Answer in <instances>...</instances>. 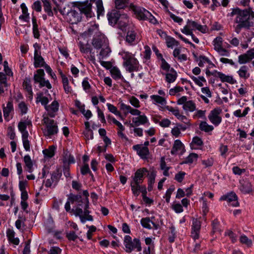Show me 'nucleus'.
Instances as JSON below:
<instances>
[{
    "mask_svg": "<svg viewBox=\"0 0 254 254\" xmlns=\"http://www.w3.org/2000/svg\"><path fill=\"white\" fill-rule=\"evenodd\" d=\"M236 15L235 22L238 23L236 27V32L239 33L242 28L249 29L253 25V22H250V18H254V11L252 7L241 9L238 7L232 9L231 13H229L230 16Z\"/></svg>",
    "mask_w": 254,
    "mask_h": 254,
    "instance_id": "1",
    "label": "nucleus"
},
{
    "mask_svg": "<svg viewBox=\"0 0 254 254\" xmlns=\"http://www.w3.org/2000/svg\"><path fill=\"white\" fill-rule=\"evenodd\" d=\"M78 11L70 9V12L68 14L66 19L71 24H76L81 20V14H84L87 17H91L94 13L91 10V4L88 1L80 3L76 7Z\"/></svg>",
    "mask_w": 254,
    "mask_h": 254,
    "instance_id": "2",
    "label": "nucleus"
},
{
    "mask_svg": "<svg viewBox=\"0 0 254 254\" xmlns=\"http://www.w3.org/2000/svg\"><path fill=\"white\" fill-rule=\"evenodd\" d=\"M79 200H81L79 196H75V194L70 193L68 197L67 201L65 204L64 208L67 212L70 210V204H74L72 211L76 216H79L81 222L84 223L87 220V216L84 214V210L81 207Z\"/></svg>",
    "mask_w": 254,
    "mask_h": 254,
    "instance_id": "3",
    "label": "nucleus"
},
{
    "mask_svg": "<svg viewBox=\"0 0 254 254\" xmlns=\"http://www.w3.org/2000/svg\"><path fill=\"white\" fill-rule=\"evenodd\" d=\"M121 55L124 60L123 65L127 71L131 72L138 70L139 63L131 53L123 52Z\"/></svg>",
    "mask_w": 254,
    "mask_h": 254,
    "instance_id": "4",
    "label": "nucleus"
},
{
    "mask_svg": "<svg viewBox=\"0 0 254 254\" xmlns=\"http://www.w3.org/2000/svg\"><path fill=\"white\" fill-rule=\"evenodd\" d=\"M42 122L46 127L43 131L45 136L51 137L58 133V127L57 123L55 120L50 119L47 116H43Z\"/></svg>",
    "mask_w": 254,
    "mask_h": 254,
    "instance_id": "5",
    "label": "nucleus"
},
{
    "mask_svg": "<svg viewBox=\"0 0 254 254\" xmlns=\"http://www.w3.org/2000/svg\"><path fill=\"white\" fill-rule=\"evenodd\" d=\"M195 30H197L203 33H205L207 32L208 28L206 25H201L196 21L188 19L187 24L183 29H181V32L184 34H191L192 31Z\"/></svg>",
    "mask_w": 254,
    "mask_h": 254,
    "instance_id": "6",
    "label": "nucleus"
},
{
    "mask_svg": "<svg viewBox=\"0 0 254 254\" xmlns=\"http://www.w3.org/2000/svg\"><path fill=\"white\" fill-rule=\"evenodd\" d=\"M124 244L126 248L125 251L127 253H130L134 249H136L137 252H140L142 250L139 239L134 238L132 240L131 237L128 235L125 236Z\"/></svg>",
    "mask_w": 254,
    "mask_h": 254,
    "instance_id": "7",
    "label": "nucleus"
},
{
    "mask_svg": "<svg viewBox=\"0 0 254 254\" xmlns=\"http://www.w3.org/2000/svg\"><path fill=\"white\" fill-rule=\"evenodd\" d=\"M83 195L84 197H82L79 194L75 195V196H79L80 197L81 200H80L81 201H80L79 203H80L82 206L81 207L84 210V214L87 216L88 221H92L93 220V217L89 215L90 211L88 210L89 202L88 200L89 193L88 191L87 190H83Z\"/></svg>",
    "mask_w": 254,
    "mask_h": 254,
    "instance_id": "8",
    "label": "nucleus"
},
{
    "mask_svg": "<svg viewBox=\"0 0 254 254\" xmlns=\"http://www.w3.org/2000/svg\"><path fill=\"white\" fill-rule=\"evenodd\" d=\"M129 8L133 12L136 18L139 20L145 21V18H147L149 11L138 5L130 3Z\"/></svg>",
    "mask_w": 254,
    "mask_h": 254,
    "instance_id": "9",
    "label": "nucleus"
},
{
    "mask_svg": "<svg viewBox=\"0 0 254 254\" xmlns=\"http://www.w3.org/2000/svg\"><path fill=\"white\" fill-rule=\"evenodd\" d=\"M222 112L220 108H215L210 111L208 116L210 122L215 126H218L222 122V118L220 116Z\"/></svg>",
    "mask_w": 254,
    "mask_h": 254,
    "instance_id": "10",
    "label": "nucleus"
},
{
    "mask_svg": "<svg viewBox=\"0 0 254 254\" xmlns=\"http://www.w3.org/2000/svg\"><path fill=\"white\" fill-rule=\"evenodd\" d=\"M148 172L146 168H141L137 170L134 175L131 177L132 180L130 182V187L141 184L144 179L145 174Z\"/></svg>",
    "mask_w": 254,
    "mask_h": 254,
    "instance_id": "11",
    "label": "nucleus"
},
{
    "mask_svg": "<svg viewBox=\"0 0 254 254\" xmlns=\"http://www.w3.org/2000/svg\"><path fill=\"white\" fill-rule=\"evenodd\" d=\"M139 39L135 31V28L133 25L128 28L126 37V41L130 45H134L138 43Z\"/></svg>",
    "mask_w": 254,
    "mask_h": 254,
    "instance_id": "12",
    "label": "nucleus"
},
{
    "mask_svg": "<svg viewBox=\"0 0 254 254\" xmlns=\"http://www.w3.org/2000/svg\"><path fill=\"white\" fill-rule=\"evenodd\" d=\"M62 176V173L57 169L51 174V178L48 179L45 182V186L47 188L55 187Z\"/></svg>",
    "mask_w": 254,
    "mask_h": 254,
    "instance_id": "13",
    "label": "nucleus"
},
{
    "mask_svg": "<svg viewBox=\"0 0 254 254\" xmlns=\"http://www.w3.org/2000/svg\"><path fill=\"white\" fill-rule=\"evenodd\" d=\"M220 200L226 201L233 207H237L239 206V203L238 200V196L236 193L234 191H231L225 195H222L220 197Z\"/></svg>",
    "mask_w": 254,
    "mask_h": 254,
    "instance_id": "14",
    "label": "nucleus"
},
{
    "mask_svg": "<svg viewBox=\"0 0 254 254\" xmlns=\"http://www.w3.org/2000/svg\"><path fill=\"white\" fill-rule=\"evenodd\" d=\"M129 17L125 13L122 14L117 23L118 28L122 31H126L129 27H131L129 24Z\"/></svg>",
    "mask_w": 254,
    "mask_h": 254,
    "instance_id": "15",
    "label": "nucleus"
},
{
    "mask_svg": "<svg viewBox=\"0 0 254 254\" xmlns=\"http://www.w3.org/2000/svg\"><path fill=\"white\" fill-rule=\"evenodd\" d=\"M92 45L96 49H100L109 44L108 40L105 35L100 34L92 40Z\"/></svg>",
    "mask_w": 254,
    "mask_h": 254,
    "instance_id": "16",
    "label": "nucleus"
},
{
    "mask_svg": "<svg viewBox=\"0 0 254 254\" xmlns=\"http://www.w3.org/2000/svg\"><path fill=\"white\" fill-rule=\"evenodd\" d=\"M200 228V221L197 219L193 218L192 219L191 232V237L193 240H196L199 238Z\"/></svg>",
    "mask_w": 254,
    "mask_h": 254,
    "instance_id": "17",
    "label": "nucleus"
},
{
    "mask_svg": "<svg viewBox=\"0 0 254 254\" xmlns=\"http://www.w3.org/2000/svg\"><path fill=\"white\" fill-rule=\"evenodd\" d=\"M122 14L117 9H112L108 12L107 16L109 23L112 26L115 25L121 16Z\"/></svg>",
    "mask_w": 254,
    "mask_h": 254,
    "instance_id": "18",
    "label": "nucleus"
},
{
    "mask_svg": "<svg viewBox=\"0 0 254 254\" xmlns=\"http://www.w3.org/2000/svg\"><path fill=\"white\" fill-rule=\"evenodd\" d=\"M154 217L143 218L140 220L142 226L148 229L154 228L157 230L159 228V225L152 221Z\"/></svg>",
    "mask_w": 254,
    "mask_h": 254,
    "instance_id": "19",
    "label": "nucleus"
},
{
    "mask_svg": "<svg viewBox=\"0 0 254 254\" xmlns=\"http://www.w3.org/2000/svg\"><path fill=\"white\" fill-rule=\"evenodd\" d=\"M132 148L136 151L137 155L141 159H146L148 158L149 151L147 147L143 146L141 144H136L133 145Z\"/></svg>",
    "mask_w": 254,
    "mask_h": 254,
    "instance_id": "20",
    "label": "nucleus"
},
{
    "mask_svg": "<svg viewBox=\"0 0 254 254\" xmlns=\"http://www.w3.org/2000/svg\"><path fill=\"white\" fill-rule=\"evenodd\" d=\"M101 49V50L99 55V59L100 60V63L101 64L102 66L106 67L107 64H109V63L107 62L103 61H102V60L108 56L109 54H110L111 51L108 45H106L105 47H102Z\"/></svg>",
    "mask_w": 254,
    "mask_h": 254,
    "instance_id": "21",
    "label": "nucleus"
},
{
    "mask_svg": "<svg viewBox=\"0 0 254 254\" xmlns=\"http://www.w3.org/2000/svg\"><path fill=\"white\" fill-rule=\"evenodd\" d=\"M185 151V146L182 142L179 139L174 141L173 147L171 151L172 155H176L179 152L181 154H183Z\"/></svg>",
    "mask_w": 254,
    "mask_h": 254,
    "instance_id": "22",
    "label": "nucleus"
},
{
    "mask_svg": "<svg viewBox=\"0 0 254 254\" xmlns=\"http://www.w3.org/2000/svg\"><path fill=\"white\" fill-rule=\"evenodd\" d=\"M59 104L58 101H54L50 105L46 107V110L48 112V115L51 118H54L56 113L59 110Z\"/></svg>",
    "mask_w": 254,
    "mask_h": 254,
    "instance_id": "23",
    "label": "nucleus"
},
{
    "mask_svg": "<svg viewBox=\"0 0 254 254\" xmlns=\"http://www.w3.org/2000/svg\"><path fill=\"white\" fill-rule=\"evenodd\" d=\"M132 121V123L129 124L130 127L134 126H139L140 125H144L148 122V120L145 115H143L133 118Z\"/></svg>",
    "mask_w": 254,
    "mask_h": 254,
    "instance_id": "24",
    "label": "nucleus"
},
{
    "mask_svg": "<svg viewBox=\"0 0 254 254\" xmlns=\"http://www.w3.org/2000/svg\"><path fill=\"white\" fill-rule=\"evenodd\" d=\"M34 65L35 68L42 67L46 64L44 61V59L41 56L40 53L38 52V50L35 49L34 54Z\"/></svg>",
    "mask_w": 254,
    "mask_h": 254,
    "instance_id": "25",
    "label": "nucleus"
},
{
    "mask_svg": "<svg viewBox=\"0 0 254 254\" xmlns=\"http://www.w3.org/2000/svg\"><path fill=\"white\" fill-rule=\"evenodd\" d=\"M253 51H248L246 53L240 55L238 57V63L241 64H245L249 63L254 58Z\"/></svg>",
    "mask_w": 254,
    "mask_h": 254,
    "instance_id": "26",
    "label": "nucleus"
},
{
    "mask_svg": "<svg viewBox=\"0 0 254 254\" xmlns=\"http://www.w3.org/2000/svg\"><path fill=\"white\" fill-rule=\"evenodd\" d=\"M24 89L27 92L30 99H33V92L31 84V79L29 77H26L23 83Z\"/></svg>",
    "mask_w": 254,
    "mask_h": 254,
    "instance_id": "27",
    "label": "nucleus"
},
{
    "mask_svg": "<svg viewBox=\"0 0 254 254\" xmlns=\"http://www.w3.org/2000/svg\"><path fill=\"white\" fill-rule=\"evenodd\" d=\"M25 164V169L29 173H32L33 171V163L30 156L29 155H25L23 158Z\"/></svg>",
    "mask_w": 254,
    "mask_h": 254,
    "instance_id": "28",
    "label": "nucleus"
},
{
    "mask_svg": "<svg viewBox=\"0 0 254 254\" xmlns=\"http://www.w3.org/2000/svg\"><path fill=\"white\" fill-rule=\"evenodd\" d=\"M20 8L22 10V14L19 16V19L25 22H28L30 19L29 13L28 12V8L25 3H22L20 5Z\"/></svg>",
    "mask_w": 254,
    "mask_h": 254,
    "instance_id": "29",
    "label": "nucleus"
},
{
    "mask_svg": "<svg viewBox=\"0 0 254 254\" xmlns=\"http://www.w3.org/2000/svg\"><path fill=\"white\" fill-rule=\"evenodd\" d=\"M237 73L239 77L244 79H247L250 76V73L249 72V67L247 65L241 66Z\"/></svg>",
    "mask_w": 254,
    "mask_h": 254,
    "instance_id": "30",
    "label": "nucleus"
},
{
    "mask_svg": "<svg viewBox=\"0 0 254 254\" xmlns=\"http://www.w3.org/2000/svg\"><path fill=\"white\" fill-rule=\"evenodd\" d=\"M177 77V73L173 68L166 74V81L169 83L174 82Z\"/></svg>",
    "mask_w": 254,
    "mask_h": 254,
    "instance_id": "31",
    "label": "nucleus"
},
{
    "mask_svg": "<svg viewBox=\"0 0 254 254\" xmlns=\"http://www.w3.org/2000/svg\"><path fill=\"white\" fill-rule=\"evenodd\" d=\"M115 7L117 9H124L130 4L129 0H115Z\"/></svg>",
    "mask_w": 254,
    "mask_h": 254,
    "instance_id": "32",
    "label": "nucleus"
},
{
    "mask_svg": "<svg viewBox=\"0 0 254 254\" xmlns=\"http://www.w3.org/2000/svg\"><path fill=\"white\" fill-rule=\"evenodd\" d=\"M239 189L243 193H249L252 191V185L249 182H244L243 183H241Z\"/></svg>",
    "mask_w": 254,
    "mask_h": 254,
    "instance_id": "33",
    "label": "nucleus"
},
{
    "mask_svg": "<svg viewBox=\"0 0 254 254\" xmlns=\"http://www.w3.org/2000/svg\"><path fill=\"white\" fill-rule=\"evenodd\" d=\"M6 236L10 242L16 245H18L19 244V240L18 238L15 237V232L13 230L8 229L6 232Z\"/></svg>",
    "mask_w": 254,
    "mask_h": 254,
    "instance_id": "34",
    "label": "nucleus"
},
{
    "mask_svg": "<svg viewBox=\"0 0 254 254\" xmlns=\"http://www.w3.org/2000/svg\"><path fill=\"white\" fill-rule=\"evenodd\" d=\"M88 2H91V4L92 2L95 3L97 7L98 16H99L100 15H103L104 14V8L102 0H90V1H88Z\"/></svg>",
    "mask_w": 254,
    "mask_h": 254,
    "instance_id": "35",
    "label": "nucleus"
},
{
    "mask_svg": "<svg viewBox=\"0 0 254 254\" xmlns=\"http://www.w3.org/2000/svg\"><path fill=\"white\" fill-rule=\"evenodd\" d=\"M45 73L43 69H39L37 70L36 73L34 75V81L35 83H38L39 84L44 79Z\"/></svg>",
    "mask_w": 254,
    "mask_h": 254,
    "instance_id": "36",
    "label": "nucleus"
},
{
    "mask_svg": "<svg viewBox=\"0 0 254 254\" xmlns=\"http://www.w3.org/2000/svg\"><path fill=\"white\" fill-rule=\"evenodd\" d=\"M13 110V104L11 102H8L6 107H4L3 109V116L5 120L8 121L9 120L10 113Z\"/></svg>",
    "mask_w": 254,
    "mask_h": 254,
    "instance_id": "37",
    "label": "nucleus"
},
{
    "mask_svg": "<svg viewBox=\"0 0 254 254\" xmlns=\"http://www.w3.org/2000/svg\"><path fill=\"white\" fill-rule=\"evenodd\" d=\"M198 156L194 153H190V155L180 164H190L193 162L196 161Z\"/></svg>",
    "mask_w": 254,
    "mask_h": 254,
    "instance_id": "38",
    "label": "nucleus"
},
{
    "mask_svg": "<svg viewBox=\"0 0 254 254\" xmlns=\"http://www.w3.org/2000/svg\"><path fill=\"white\" fill-rule=\"evenodd\" d=\"M36 102L37 103L40 102L42 105H43L46 108V107H47V104L49 102L48 98L46 97L43 96V93L39 92L37 93L36 94Z\"/></svg>",
    "mask_w": 254,
    "mask_h": 254,
    "instance_id": "39",
    "label": "nucleus"
},
{
    "mask_svg": "<svg viewBox=\"0 0 254 254\" xmlns=\"http://www.w3.org/2000/svg\"><path fill=\"white\" fill-rule=\"evenodd\" d=\"M183 108L186 113L188 112H192L196 110V105L193 101L190 100L183 106Z\"/></svg>",
    "mask_w": 254,
    "mask_h": 254,
    "instance_id": "40",
    "label": "nucleus"
},
{
    "mask_svg": "<svg viewBox=\"0 0 254 254\" xmlns=\"http://www.w3.org/2000/svg\"><path fill=\"white\" fill-rule=\"evenodd\" d=\"M112 77L115 80L123 79H124L120 69L116 67H113L110 70Z\"/></svg>",
    "mask_w": 254,
    "mask_h": 254,
    "instance_id": "41",
    "label": "nucleus"
},
{
    "mask_svg": "<svg viewBox=\"0 0 254 254\" xmlns=\"http://www.w3.org/2000/svg\"><path fill=\"white\" fill-rule=\"evenodd\" d=\"M43 3L44 10L47 15L49 16H53V12L52 9L51 3L49 0H41Z\"/></svg>",
    "mask_w": 254,
    "mask_h": 254,
    "instance_id": "42",
    "label": "nucleus"
},
{
    "mask_svg": "<svg viewBox=\"0 0 254 254\" xmlns=\"http://www.w3.org/2000/svg\"><path fill=\"white\" fill-rule=\"evenodd\" d=\"M131 189L133 194L136 196L139 195L140 192H141L146 190L145 186H141L140 184L133 186L131 187Z\"/></svg>",
    "mask_w": 254,
    "mask_h": 254,
    "instance_id": "43",
    "label": "nucleus"
},
{
    "mask_svg": "<svg viewBox=\"0 0 254 254\" xmlns=\"http://www.w3.org/2000/svg\"><path fill=\"white\" fill-rule=\"evenodd\" d=\"M29 125H31V123L30 122H20L18 123V128L19 130L21 132L22 136L25 134V132L27 133V135H29L28 132L26 129L27 126Z\"/></svg>",
    "mask_w": 254,
    "mask_h": 254,
    "instance_id": "44",
    "label": "nucleus"
},
{
    "mask_svg": "<svg viewBox=\"0 0 254 254\" xmlns=\"http://www.w3.org/2000/svg\"><path fill=\"white\" fill-rule=\"evenodd\" d=\"M150 98L155 103L160 104L162 106L166 104L165 99L159 95H153L150 96Z\"/></svg>",
    "mask_w": 254,
    "mask_h": 254,
    "instance_id": "45",
    "label": "nucleus"
},
{
    "mask_svg": "<svg viewBox=\"0 0 254 254\" xmlns=\"http://www.w3.org/2000/svg\"><path fill=\"white\" fill-rule=\"evenodd\" d=\"M199 128L205 132H209L214 129L212 126L208 125L206 122H201L199 125Z\"/></svg>",
    "mask_w": 254,
    "mask_h": 254,
    "instance_id": "46",
    "label": "nucleus"
},
{
    "mask_svg": "<svg viewBox=\"0 0 254 254\" xmlns=\"http://www.w3.org/2000/svg\"><path fill=\"white\" fill-rule=\"evenodd\" d=\"M56 147L54 146H51L48 149L43 150L45 157L51 158L55 155Z\"/></svg>",
    "mask_w": 254,
    "mask_h": 254,
    "instance_id": "47",
    "label": "nucleus"
},
{
    "mask_svg": "<svg viewBox=\"0 0 254 254\" xmlns=\"http://www.w3.org/2000/svg\"><path fill=\"white\" fill-rule=\"evenodd\" d=\"M79 49L80 52L82 53H92V49L89 44H83L81 42H79Z\"/></svg>",
    "mask_w": 254,
    "mask_h": 254,
    "instance_id": "48",
    "label": "nucleus"
},
{
    "mask_svg": "<svg viewBox=\"0 0 254 254\" xmlns=\"http://www.w3.org/2000/svg\"><path fill=\"white\" fill-rule=\"evenodd\" d=\"M222 38L220 37H217L213 41V44L214 46V49L216 51H218L221 48H222Z\"/></svg>",
    "mask_w": 254,
    "mask_h": 254,
    "instance_id": "49",
    "label": "nucleus"
},
{
    "mask_svg": "<svg viewBox=\"0 0 254 254\" xmlns=\"http://www.w3.org/2000/svg\"><path fill=\"white\" fill-rule=\"evenodd\" d=\"M107 106L108 107V109L110 112L114 114L117 116H119L120 118L123 119L122 115H121V113L118 111L116 107L110 103H107Z\"/></svg>",
    "mask_w": 254,
    "mask_h": 254,
    "instance_id": "50",
    "label": "nucleus"
},
{
    "mask_svg": "<svg viewBox=\"0 0 254 254\" xmlns=\"http://www.w3.org/2000/svg\"><path fill=\"white\" fill-rule=\"evenodd\" d=\"M28 135H27V133L25 132V134L22 136L23 147L27 151H30V142L28 139Z\"/></svg>",
    "mask_w": 254,
    "mask_h": 254,
    "instance_id": "51",
    "label": "nucleus"
},
{
    "mask_svg": "<svg viewBox=\"0 0 254 254\" xmlns=\"http://www.w3.org/2000/svg\"><path fill=\"white\" fill-rule=\"evenodd\" d=\"M170 232H169L168 240L170 243H172L175 241L176 237V232L174 226H172L169 228Z\"/></svg>",
    "mask_w": 254,
    "mask_h": 254,
    "instance_id": "52",
    "label": "nucleus"
},
{
    "mask_svg": "<svg viewBox=\"0 0 254 254\" xmlns=\"http://www.w3.org/2000/svg\"><path fill=\"white\" fill-rule=\"evenodd\" d=\"M120 110L123 111V113L127 115L129 113L131 107L129 105L125 104L124 103L121 102L120 103Z\"/></svg>",
    "mask_w": 254,
    "mask_h": 254,
    "instance_id": "53",
    "label": "nucleus"
},
{
    "mask_svg": "<svg viewBox=\"0 0 254 254\" xmlns=\"http://www.w3.org/2000/svg\"><path fill=\"white\" fill-rule=\"evenodd\" d=\"M80 171L82 175H85L89 173L91 176L93 177V174L90 171L89 165L87 163L84 164V165L81 168Z\"/></svg>",
    "mask_w": 254,
    "mask_h": 254,
    "instance_id": "54",
    "label": "nucleus"
},
{
    "mask_svg": "<svg viewBox=\"0 0 254 254\" xmlns=\"http://www.w3.org/2000/svg\"><path fill=\"white\" fill-rule=\"evenodd\" d=\"M25 221V217L19 215L18 219L15 222V226L16 228L20 230L21 229V226L24 225Z\"/></svg>",
    "mask_w": 254,
    "mask_h": 254,
    "instance_id": "55",
    "label": "nucleus"
},
{
    "mask_svg": "<svg viewBox=\"0 0 254 254\" xmlns=\"http://www.w3.org/2000/svg\"><path fill=\"white\" fill-rule=\"evenodd\" d=\"M166 44L168 47L172 48L175 45L178 46L179 42L174 38L169 37L167 39Z\"/></svg>",
    "mask_w": 254,
    "mask_h": 254,
    "instance_id": "56",
    "label": "nucleus"
},
{
    "mask_svg": "<svg viewBox=\"0 0 254 254\" xmlns=\"http://www.w3.org/2000/svg\"><path fill=\"white\" fill-rule=\"evenodd\" d=\"M161 68L167 72L170 71L171 68L172 67H170V65L165 61V60L164 58H162L161 59Z\"/></svg>",
    "mask_w": 254,
    "mask_h": 254,
    "instance_id": "57",
    "label": "nucleus"
},
{
    "mask_svg": "<svg viewBox=\"0 0 254 254\" xmlns=\"http://www.w3.org/2000/svg\"><path fill=\"white\" fill-rule=\"evenodd\" d=\"M166 109L171 112L177 118L180 115V111L177 107L174 108L172 106H167Z\"/></svg>",
    "mask_w": 254,
    "mask_h": 254,
    "instance_id": "58",
    "label": "nucleus"
},
{
    "mask_svg": "<svg viewBox=\"0 0 254 254\" xmlns=\"http://www.w3.org/2000/svg\"><path fill=\"white\" fill-rule=\"evenodd\" d=\"M86 227L89 228L88 231L87 232V238L88 240H91L92 239V233L96 231V228L95 226L92 225V226H88L87 225Z\"/></svg>",
    "mask_w": 254,
    "mask_h": 254,
    "instance_id": "59",
    "label": "nucleus"
},
{
    "mask_svg": "<svg viewBox=\"0 0 254 254\" xmlns=\"http://www.w3.org/2000/svg\"><path fill=\"white\" fill-rule=\"evenodd\" d=\"M219 223L217 219L214 220L212 222V232L213 233L220 232L219 228Z\"/></svg>",
    "mask_w": 254,
    "mask_h": 254,
    "instance_id": "60",
    "label": "nucleus"
},
{
    "mask_svg": "<svg viewBox=\"0 0 254 254\" xmlns=\"http://www.w3.org/2000/svg\"><path fill=\"white\" fill-rule=\"evenodd\" d=\"M19 109L22 115L25 114L27 112L28 107L24 102H21L18 105Z\"/></svg>",
    "mask_w": 254,
    "mask_h": 254,
    "instance_id": "61",
    "label": "nucleus"
},
{
    "mask_svg": "<svg viewBox=\"0 0 254 254\" xmlns=\"http://www.w3.org/2000/svg\"><path fill=\"white\" fill-rule=\"evenodd\" d=\"M174 190V188L173 187H172L167 190L164 197L166 198V201L167 203H169L170 202L171 195L173 191Z\"/></svg>",
    "mask_w": 254,
    "mask_h": 254,
    "instance_id": "62",
    "label": "nucleus"
},
{
    "mask_svg": "<svg viewBox=\"0 0 254 254\" xmlns=\"http://www.w3.org/2000/svg\"><path fill=\"white\" fill-rule=\"evenodd\" d=\"M129 103L135 108H139L140 107L139 101V100L134 96H132L129 99Z\"/></svg>",
    "mask_w": 254,
    "mask_h": 254,
    "instance_id": "63",
    "label": "nucleus"
},
{
    "mask_svg": "<svg viewBox=\"0 0 254 254\" xmlns=\"http://www.w3.org/2000/svg\"><path fill=\"white\" fill-rule=\"evenodd\" d=\"M62 250L58 247H52L50 249L49 254H61Z\"/></svg>",
    "mask_w": 254,
    "mask_h": 254,
    "instance_id": "64",
    "label": "nucleus"
}]
</instances>
